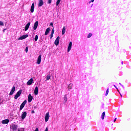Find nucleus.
Instances as JSON below:
<instances>
[{
	"instance_id": "3",
	"label": "nucleus",
	"mask_w": 131,
	"mask_h": 131,
	"mask_svg": "<svg viewBox=\"0 0 131 131\" xmlns=\"http://www.w3.org/2000/svg\"><path fill=\"white\" fill-rule=\"evenodd\" d=\"M26 103H27V101L25 100L24 102L21 104L19 108V111H21L22 109H23L24 107H25V105H26Z\"/></svg>"
},
{
	"instance_id": "41",
	"label": "nucleus",
	"mask_w": 131,
	"mask_h": 131,
	"mask_svg": "<svg viewBox=\"0 0 131 131\" xmlns=\"http://www.w3.org/2000/svg\"><path fill=\"white\" fill-rule=\"evenodd\" d=\"M120 95L121 98H122V95H121V94H120Z\"/></svg>"
},
{
	"instance_id": "32",
	"label": "nucleus",
	"mask_w": 131,
	"mask_h": 131,
	"mask_svg": "<svg viewBox=\"0 0 131 131\" xmlns=\"http://www.w3.org/2000/svg\"><path fill=\"white\" fill-rule=\"evenodd\" d=\"M28 47H27L26 48V53H28Z\"/></svg>"
},
{
	"instance_id": "13",
	"label": "nucleus",
	"mask_w": 131,
	"mask_h": 131,
	"mask_svg": "<svg viewBox=\"0 0 131 131\" xmlns=\"http://www.w3.org/2000/svg\"><path fill=\"white\" fill-rule=\"evenodd\" d=\"M38 26V21H36L34 24V26H33V29L34 30H36L37 27Z\"/></svg>"
},
{
	"instance_id": "28",
	"label": "nucleus",
	"mask_w": 131,
	"mask_h": 131,
	"mask_svg": "<svg viewBox=\"0 0 131 131\" xmlns=\"http://www.w3.org/2000/svg\"><path fill=\"white\" fill-rule=\"evenodd\" d=\"M92 35H93V34L92 33H89L88 35V38H90V37H92Z\"/></svg>"
},
{
	"instance_id": "15",
	"label": "nucleus",
	"mask_w": 131,
	"mask_h": 131,
	"mask_svg": "<svg viewBox=\"0 0 131 131\" xmlns=\"http://www.w3.org/2000/svg\"><path fill=\"white\" fill-rule=\"evenodd\" d=\"M30 11L32 13L34 12V3H32V6L31 7Z\"/></svg>"
},
{
	"instance_id": "16",
	"label": "nucleus",
	"mask_w": 131,
	"mask_h": 131,
	"mask_svg": "<svg viewBox=\"0 0 131 131\" xmlns=\"http://www.w3.org/2000/svg\"><path fill=\"white\" fill-rule=\"evenodd\" d=\"M35 95H38V87L36 86L34 91Z\"/></svg>"
},
{
	"instance_id": "31",
	"label": "nucleus",
	"mask_w": 131,
	"mask_h": 131,
	"mask_svg": "<svg viewBox=\"0 0 131 131\" xmlns=\"http://www.w3.org/2000/svg\"><path fill=\"white\" fill-rule=\"evenodd\" d=\"M48 4H52V0H48Z\"/></svg>"
},
{
	"instance_id": "21",
	"label": "nucleus",
	"mask_w": 131,
	"mask_h": 131,
	"mask_svg": "<svg viewBox=\"0 0 131 131\" xmlns=\"http://www.w3.org/2000/svg\"><path fill=\"white\" fill-rule=\"evenodd\" d=\"M73 85V84L72 83H70L69 86H68V89L69 90H71V89H72V86Z\"/></svg>"
},
{
	"instance_id": "39",
	"label": "nucleus",
	"mask_w": 131,
	"mask_h": 131,
	"mask_svg": "<svg viewBox=\"0 0 131 131\" xmlns=\"http://www.w3.org/2000/svg\"><path fill=\"white\" fill-rule=\"evenodd\" d=\"M91 2L92 3H94V2H95V0H91Z\"/></svg>"
},
{
	"instance_id": "11",
	"label": "nucleus",
	"mask_w": 131,
	"mask_h": 131,
	"mask_svg": "<svg viewBox=\"0 0 131 131\" xmlns=\"http://www.w3.org/2000/svg\"><path fill=\"white\" fill-rule=\"evenodd\" d=\"M33 83V79L31 78L28 82H27V85H31Z\"/></svg>"
},
{
	"instance_id": "14",
	"label": "nucleus",
	"mask_w": 131,
	"mask_h": 131,
	"mask_svg": "<svg viewBox=\"0 0 131 131\" xmlns=\"http://www.w3.org/2000/svg\"><path fill=\"white\" fill-rule=\"evenodd\" d=\"M71 48H72V42L71 41L70 42L69 44V46H68V52L69 53V52H70V51L71 50Z\"/></svg>"
},
{
	"instance_id": "37",
	"label": "nucleus",
	"mask_w": 131,
	"mask_h": 131,
	"mask_svg": "<svg viewBox=\"0 0 131 131\" xmlns=\"http://www.w3.org/2000/svg\"><path fill=\"white\" fill-rule=\"evenodd\" d=\"M117 119V118H116L114 120V122H115V121H116V120Z\"/></svg>"
},
{
	"instance_id": "5",
	"label": "nucleus",
	"mask_w": 131,
	"mask_h": 131,
	"mask_svg": "<svg viewBox=\"0 0 131 131\" xmlns=\"http://www.w3.org/2000/svg\"><path fill=\"white\" fill-rule=\"evenodd\" d=\"M27 115V113L26 112H23L21 116V119L23 120L25 119V118H26Z\"/></svg>"
},
{
	"instance_id": "17",
	"label": "nucleus",
	"mask_w": 131,
	"mask_h": 131,
	"mask_svg": "<svg viewBox=\"0 0 131 131\" xmlns=\"http://www.w3.org/2000/svg\"><path fill=\"white\" fill-rule=\"evenodd\" d=\"M29 26H30V22L28 23L25 26V31H27L28 30V28H29Z\"/></svg>"
},
{
	"instance_id": "2",
	"label": "nucleus",
	"mask_w": 131,
	"mask_h": 131,
	"mask_svg": "<svg viewBox=\"0 0 131 131\" xmlns=\"http://www.w3.org/2000/svg\"><path fill=\"white\" fill-rule=\"evenodd\" d=\"M21 94H22V90H19L16 93V94L14 96L15 100H17L19 97L21 95Z\"/></svg>"
},
{
	"instance_id": "1",
	"label": "nucleus",
	"mask_w": 131,
	"mask_h": 131,
	"mask_svg": "<svg viewBox=\"0 0 131 131\" xmlns=\"http://www.w3.org/2000/svg\"><path fill=\"white\" fill-rule=\"evenodd\" d=\"M10 128L12 131H18V125L12 123L10 125Z\"/></svg>"
},
{
	"instance_id": "7",
	"label": "nucleus",
	"mask_w": 131,
	"mask_h": 131,
	"mask_svg": "<svg viewBox=\"0 0 131 131\" xmlns=\"http://www.w3.org/2000/svg\"><path fill=\"white\" fill-rule=\"evenodd\" d=\"M41 62V55H39L38 57L36 63L37 64H38V65H39Z\"/></svg>"
},
{
	"instance_id": "20",
	"label": "nucleus",
	"mask_w": 131,
	"mask_h": 131,
	"mask_svg": "<svg viewBox=\"0 0 131 131\" xmlns=\"http://www.w3.org/2000/svg\"><path fill=\"white\" fill-rule=\"evenodd\" d=\"M65 32H66V27H63L62 30V35H64V34H65Z\"/></svg>"
},
{
	"instance_id": "19",
	"label": "nucleus",
	"mask_w": 131,
	"mask_h": 131,
	"mask_svg": "<svg viewBox=\"0 0 131 131\" xmlns=\"http://www.w3.org/2000/svg\"><path fill=\"white\" fill-rule=\"evenodd\" d=\"M50 30H51L50 28H47L46 30L45 35H48V34H49V33L50 32Z\"/></svg>"
},
{
	"instance_id": "6",
	"label": "nucleus",
	"mask_w": 131,
	"mask_h": 131,
	"mask_svg": "<svg viewBox=\"0 0 131 131\" xmlns=\"http://www.w3.org/2000/svg\"><path fill=\"white\" fill-rule=\"evenodd\" d=\"M27 37H28V34L20 36L18 38V39L20 40H22L23 39H25V38H27Z\"/></svg>"
},
{
	"instance_id": "35",
	"label": "nucleus",
	"mask_w": 131,
	"mask_h": 131,
	"mask_svg": "<svg viewBox=\"0 0 131 131\" xmlns=\"http://www.w3.org/2000/svg\"><path fill=\"white\" fill-rule=\"evenodd\" d=\"M51 33L54 34V29L52 30Z\"/></svg>"
},
{
	"instance_id": "36",
	"label": "nucleus",
	"mask_w": 131,
	"mask_h": 131,
	"mask_svg": "<svg viewBox=\"0 0 131 131\" xmlns=\"http://www.w3.org/2000/svg\"><path fill=\"white\" fill-rule=\"evenodd\" d=\"M45 131H49V129L48 128V127L46 128V129Z\"/></svg>"
},
{
	"instance_id": "18",
	"label": "nucleus",
	"mask_w": 131,
	"mask_h": 131,
	"mask_svg": "<svg viewBox=\"0 0 131 131\" xmlns=\"http://www.w3.org/2000/svg\"><path fill=\"white\" fill-rule=\"evenodd\" d=\"M43 5V1L39 0L38 3V7H42Z\"/></svg>"
},
{
	"instance_id": "38",
	"label": "nucleus",
	"mask_w": 131,
	"mask_h": 131,
	"mask_svg": "<svg viewBox=\"0 0 131 131\" xmlns=\"http://www.w3.org/2000/svg\"><path fill=\"white\" fill-rule=\"evenodd\" d=\"M34 131H38V128H36Z\"/></svg>"
},
{
	"instance_id": "42",
	"label": "nucleus",
	"mask_w": 131,
	"mask_h": 131,
	"mask_svg": "<svg viewBox=\"0 0 131 131\" xmlns=\"http://www.w3.org/2000/svg\"><path fill=\"white\" fill-rule=\"evenodd\" d=\"M5 30H6V29L3 30V32H5Z\"/></svg>"
},
{
	"instance_id": "43",
	"label": "nucleus",
	"mask_w": 131,
	"mask_h": 131,
	"mask_svg": "<svg viewBox=\"0 0 131 131\" xmlns=\"http://www.w3.org/2000/svg\"><path fill=\"white\" fill-rule=\"evenodd\" d=\"M119 84H120V85H122V84L121 83H119Z\"/></svg>"
},
{
	"instance_id": "45",
	"label": "nucleus",
	"mask_w": 131,
	"mask_h": 131,
	"mask_svg": "<svg viewBox=\"0 0 131 131\" xmlns=\"http://www.w3.org/2000/svg\"><path fill=\"white\" fill-rule=\"evenodd\" d=\"M33 113H34V111H33Z\"/></svg>"
},
{
	"instance_id": "4",
	"label": "nucleus",
	"mask_w": 131,
	"mask_h": 131,
	"mask_svg": "<svg viewBox=\"0 0 131 131\" xmlns=\"http://www.w3.org/2000/svg\"><path fill=\"white\" fill-rule=\"evenodd\" d=\"M59 42H60V36H57V37L56 38V39L54 41V45H55V46H59Z\"/></svg>"
},
{
	"instance_id": "9",
	"label": "nucleus",
	"mask_w": 131,
	"mask_h": 131,
	"mask_svg": "<svg viewBox=\"0 0 131 131\" xmlns=\"http://www.w3.org/2000/svg\"><path fill=\"white\" fill-rule=\"evenodd\" d=\"M15 91H16V87H15L14 86L12 87L10 93H9V95L10 96H12V95H13V94H14V92H15Z\"/></svg>"
},
{
	"instance_id": "12",
	"label": "nucleus",
	"mask_w": 131,
	"mask_h": 131,
	"mask_svg": "<svg viewBox=\"0 0 131 131\" xmlns=\"http://www.w3.org/2000/svg\"><path fill=\"white\" fill-rule=\"evenodd\" d=\"M9 122H10V120H9V119H8L3 120L2 121V123L3 124H8L9 123Z\"/></svg>"
},
{
	"instance_id": "33",
	"label": "nucleus",
	"mask_w": 131,
	"mask_h": 131,
	"mask_svg": "<svg viewBox=\"0 0 131 131\" xmlns=\"http://www.w3.org/2000/svg\"><path fill=\"white\" fill-rule=\"evenodd\" d=\"M114 86L115 88H116V89H117V90L118 91V92H119V90H118V88H117V87H116V85H114Z\"/></svg>"
},
{
	"instance_id": "26",
	"label": "nucleus",
	"mask_w": 131,
	"mask_h": 131,
	"mask_svg": "<svg viewBox=\"0 0 131 131\" xmlns=\"http://www.w3.org/2000/svg\"><path fill=\"white\" fill-rule=\"evenodd\" d=\"M61 2V0H57L56 3V6H59V4Z\"/></svg>"
},
{
	"instance_id": "22",
	"label": "nucleus",
	"mask_w": 131,
	"mask_h": 131,
	"mask_svg": "<svg viewBox=\"0 0 131 131\" xmlns=\"http://www.w3.org/2000/svg\"><path fill=\"white\" fill-rule=\"evenodd\" d=\"M64 102V103H66L67 102V96L65 95L63 98Z\"/></svg>"
},
{
	"instance_id": "27",
	"label": "nucleus",
	"mask_w": 131,
	"mask_h": 131,
	"mask_svg": "<svg viewBox=\"0 0 131 131\" xmlns=\"http://www.w3.org/2000/svg\"><path fill=\"white\" fill-rule=\"evenodd\" d=\"M108 94H109V88L107 89L105 96H108Z\"/></svg>"
},
{
	"instance_id": "29",
	"label": "nucleus",
	"mask_w": 131,
	"mask_h": 131,
	"mask_svg": "<svg viewBox=\"0 0 131 131\" xmlns=\"http://www.w3.org/2000/svg\"><path fill=\"white\" fill-rule=\"evenodd\" d=\"M0 26H4V23L3 21H0Z\"/></svg>"
},
{
	"instance_id": "44",
	"label": "nucleus",
	"mask_w": 131,
	"mask_h": 131,
	"mask_svg": "<svg viewBox=\"0 0 131 131\" xmlns=\"http://www.w3.org/2000/svg\"><path fill=\"white\" fill-rule=\"evenodd\" d=\"M17 131H21V130H20V129H17Z\"/></svg>"
},
{
	"instance_id": "23",
	"label": "nucleus",
	"mask_w": 131,
	"mask_h": 131,
	"mask_svg": "<svg viewBox=\"0 0 131 131\" xmlns=\"http://www.w3.org/2000/svg\"><path fill=\"white\" fill-rule=\"evenodd\" d=\"M104 117H105V112H103L101 115V118L102 120L104 119Z\"/></svg>"
},
{
	"instance_id": "40",
	"label": "nucleus",
	"mask_w": 131,
	"mask_h": 131,
	"mask_svg": "<svg viewBox=\"0 0 131 131\" xmlns=\"http://www.w3.org/2000/svg\"><path fill=\"white\" fill-rule=\"evenodd\" d=\"M122 88H123V89H124V86H123V85H121Z\"/></svg>"
},
{
	"instance_id": "30",
	"label": "nucleus",
	"mask_w": 131,
	"mask_h": 131,
	"mask_svg": "<svg viewBox=\"0 0 131 131\" xmlns=\"http://www.w3.org/2000/svg\"><path fill=\"white\" fill-rule=\"evenodd\" d=\"M54 34L51 33L50 35V39H52V38H53V37L54 36Z\"/></svg>"
},
{
	"instance_id": "46",
	"label": "nucleus",
	"mask_w": 131,
	"mask_h": 131,
	"mask_svg": "<svg viewBox=\"0 0 131 131\" xmlns=\"http://www.w3.org/2000/svg\"><path fill=\"white\" fill-rule=\"evenodd\" d=\"M123 64V62H122V64Z\"/></svg>"
},
{
	"instance_id": "8",
	"label": "nucleus",
	"mask_w": 131,
	"mask_h": 131,
	"mask_svg": "<svg viewBox=\"0 0 131 131\" xmlns=\"http://www.w3.org/2000/svg\"><path fill=\"white\" fill-rule=\"evenodd\" d=\"M49 118H50V114H49V112H48L46 114V116H45L46 122H48V121H49Z\"/></svg>"
},
{
	"instance_id": "34",
	"label": "nucleus",
	"mask_w": 131,
	"mask_h": 131,
	"mask_svg": "<svg viewBox=\"0 0 131 131\" xmlns=\"http://www.w3.org/2000/svg\"><path fill=\"white\" fill-rule=\"evenodd\" d=\"M53 25V23H50V26H52L53 27H54V26Z\"/></svg>"
},
{
	"instance_id": "10",
	"label": "nucleus",
	"mask_w": 131,
	"mask_h": 131,
	"mask_svg": "<svg viewBox=\"0 0 131 131\" xmlns=\"http://www.w3.org/2000/svg\"><path fill=\"white\" fill-rule=\"evenodd\" d=\"M33 99V97L31 96V94H29L28 95V101L29 103H31V101H32Z\"/></svg>"
},
{
	"instance_id": "25",
	"label": "nucleus",
	"mask_w": 131,
	"mask_h": 131,
	"mask_svg": "<svg viewBox=\"0 0 131 131\" xmlns=\"http://www.w3.org/2000/svg\"><path fill=\"white\" fill-rule=\"evenodd\" d=\"M51 79V76L47 75L46 77V80H50Z\"/></svg>"
},
{
	"instance_id": "24",
	"label": "nucleus",
	"mask_w": 131,
	"mask_h": 131,
	"mask_svg": "<svg viewBox=\"0 0 131 131\" xmlns=\"http://www.w3.org/2000/svg\"><path fill=\"white\" fill-rule=\"evenodd\" d=\"M37 39H38V36L37 35H36L34 38L35 41H37Z\"/></svg>"
}]
</instances>
